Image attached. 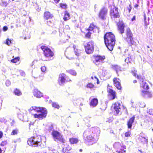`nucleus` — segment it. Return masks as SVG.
I'll list each match as a JSON object with an SVG mask.
<instances>
[{"label": "nucleus", "mask_w": 153, "mask_h": 153, "mask_svg": "<svg viewBox=\"0 0 153 153\" xmlns=\"http://www.w3.org/2000/svg\"><path fill=\"white\" fill-rule=\"evenodd\" d=\"M104 43L108 50L111 51L113 49L115 44V37L111 32L106 33L104 35Z\"/></svg>", "instance_id": "f257e3e1"}, {"label": "nucleus", "mask_w": 153, "mask_h": 153, "mask_svg": "<svg viewBox=\"0 0 153 153\" xmlns=\"http://www.w3.org/2000/svg\"><path fill=\"white\" fill-rule=\"evenodd\" d=\"M27 143L29 146L33 147L41 146L42 144V138L39 135L32 136L28 138Z\"/></svg>", "instance_id": "f03ea898"}, {"label": "nucleus", "mask_w": 153, "mask_h": 153, "mask_svg": "<svg viewBox=\"0 0 153 153\" xmlns=\"http://www.w3.org/2000/svg\"><path fill=\"white\" fill-rule=\"evenodd\" d=\"M33 109L38 113L41 114H33L34 117L35 118H38L39 120H41L46 117L48 113L47 109L44 108L40 107H35Z\"/></svg>", "instance_id": "7ed1b4c3"}, {"label": "nucleus", "mask_w": 153, "mask_h": 153, "mask_svg": "<svg viewBox=\"0 0 153 153\" xmlns=\"http://www.w3.org/2000/svg\"><path fill=\"white\" fill-rule=\"evenodd\" d=\"M83 45L86 53L90 54L93 53L94 51L95 43L93 40L83 42Z\"/></svg>", "instance_id": "20e7f679"}, {"label": "nucleus", "mask_w": 153, "mask_h": 153, "mask_svg": "<svg viewBox=\"0 0 153 153\" xmlns=\"http://www.w3.org/2000/svg\"><path fill=\"white\" fill-rule=\"evenodd\" d=\"M51 135L54 140L55 141H59L62 143H65L66 142L62 135L57 131L53 130L51 133Z\"/></svg>", "instance_id": "39448f33"}, {"label": "nucleus", "mask_w": 153, "mask_h": 153, "mask_svg": "<svg viewBox=\"0 0 153 153\" xmlns=\"http://www.w3.org/2000/svg\"><path fill=\"white\" fill-rule=\"evenodd\" d=\"M87 131H85L83 133V137L85 141L89 145H92L96 143L97 140L94 136L92 135L88 134Z\"/></svg>", "instance_id": "423d86ee"}, {"label": "nucleus", "mask_w": 153, "mask_h": 153, "mask_svg": "<svg viewBox=\"0 0 153 153\" xmlns=\"http://www.w3.org/2000/svg\"><path fill=\"white\" fill-rule=\"evenodd\" d=\"M114 146L115 150L114 153H126V146L122 145L121 143H118L114 144Z\"/></svg>", "instance_id": "0eeeda50"}, {"label": "nucleus", "mask_w": 153, "mask_h": 153, "mask_svg": "<svg viewBox=\"0 0 153 153\" xmlns=\"http://www.w3.org/2000/svg\"><path fill=\"white\" fill-rule=\"evenodd\" d=\"M41 48L43 51L44 56L47 57H52L54 55V53L47 46L42 45L41 47Z\"/></svg>", "instance_id": "6e6552de"}, {"label": "nucleus", "mask_w": 153, "mask_h": 153, "mask_svg": "<svg viewBox=\"0 0 153 153\" xmlns=\"http://www.w3.org/2000/svg\"><path fill=\"white\" fill-rule=\"evenodd\" d=\"M71 80L68 76L64 73L60 74H59L58 81L60 85H62L65 82L71 81Z\"/></svg>", "instance_id": "1a4fd4ad"}, {"label": "nucleus", "mask_w": 153, "mask_h": 153, "mask_svg": "<svg viewBox=\"0 0 153 153\" xmlns=\"http://www.w3.org/2000/svg\"><path fill=\"white\" fill-rule=\"evenodd\" d=\"M110 15L111 18H119L120 16L118 8L115 6L111 9Z\"/></svg>", "instance_id": "9d476101"}, {"label": "nucleus", "mask_w": 153, "mask_h": 153, "mask_svg": "<svg viewBox=\"0 0 153 153\" xmlns=\"http://www.w3.org/2000/svg\"><path fill=\"white\" fill-rule=\"evenodd\" d=\"M126 39L127 42L131 45H133L134 43L133 37V34L129 28H128L126 30Z\"/></svg>", "instance_id": "9b49d317"}, {"label": "nucleus", "mask_w": 153, "mask_h": 153, "mask_svg": "<svg viewBox=\"0 0 153 153\" xmlns=\"http://www.w3.org/2000/svg\"><path fill=\"white\" fill-rule=\"evenodd\" d=\"M63 146L61 150H58V153H71L72 148L71 146L68 144L66 143H62Z\"/></svg>", "instance_id": "f8f14e48"}, {"label": "nucleus", "mask_w": 153, "mask_h": 153, "mask_svg": "<svg viewBox=\"0 0 153 153\" xmlns=\"http://www.w3.org/2000/svg\"><path fill=\"white\" fill-rule=\"evenodd\" d=\"M92 59L94 63L96 64L98 62H102L105 59V56L93 55L92 56Z\"/></svg>", "instance_id": "ddd939ff"}, {"label": "nucleus", "mask_w": 153, "mask_h": 153, "mask_svg": "<svg viewBox=\"0 0 153 153\" xmlns=\"http://www.w3.org/2000/svg\"><path fill=\"white\" fill-rule=\"evenodd\" d=\"M108 12V10L105 8H102L99 12L98 16L99 18L102 20L106 19V16Z\"/></svg>", "instance_id": "4468645a"}, {"label": "nucleus", "mask_w": 153, "mask_h": 153, "mask_svg": "<svg viewBox=\"0 0 153 153\" xmlns=\"http://www.w3.org/2000/svg\"><path fill=\"white\" fill-rule=\"evenodd\" d=\"M113 85L118 89L121 90L122 89V87L121 84L120 79L116 77H114L112 79Z\"/></svg>", "instance_id": "2eb2a0df"}, {"label": "nucleus", "mask_w": 153, "mask_h": 153, "mask_svg": "<svg viewBox=\"0 0 153 153\" xmlns=\"http://www.w3.org/2000/svg\"><path fill=\"white\" fill-rule=\"evenodd\" d=\"M107 91L108 93V96L110 100H114L116 98V92L112 88H108Z\"/></svg>", "instance_id": "dca6fc26"}, {"label": "nucleus", "mask_w": 153, "mask_h": 153, "mask_svg": "<svg viewBox=\"0 0 153 153\" xmlns=\"http://www.w3.org/2000/svg\"><path fill=\"white\" fill-rule=\"evenodd\" d=\"M118 30L121 34H123L124 32L125 25L123 20H119L117 23Z\"/></svg>", "instance_id": "f3484780"}, {"label": "nucleus", "mask_w": 153, "mask_h": 153, "mask_svg": "<svg viewBox=\"0 0 153 153\" xmlns=\"http://www.w3.org/2000/svg\"><path fill=\"white\" fill-rule=\"evenodd\" d=\"M139 83L140 88L145 90H148L149 89V85L143 78L142 77L140 79Z\"/></svg>", "instance_id": "a211bd4d"}, {"label": "nucleus", "mask_w": 153, "mask_h": 153, "mask_svg": "<svg viewBox=\"0 0 153 153\" xmlns=\"http://www.w3.org/2000/svg\"><path fill=\"white\" fill-rule=\"evenodd\" d=\"M114 107V110L115 115H117L119 113L121 108L120 107V104L118 102H115L113 104Z\"/></svg>", "instance_id": "6ab92c4d"}, {"label": "nucleus", "mask_w": 153, "mask_h": 153, "mask_svg": "<svg viewBox=\"0 0 153 153\" xmlns=\"http://www.w3.org/2000/svg\"><path fill=\"white\" fill-rule=\"evenodd\" d=\"M43 18L45 20H47L51 19L53 17V14L48 11L44 12L43 16Z\"/></svg>", "instance_id": "aec40b11"}, {"label": "nucleus", "mask_w": 153, "mask_h": 153, "mask_svg": "<svg viewBox=\"0 0 153 153\" xmlns=\"http://www.w3.org/2000/svg\"><path fill=\"white\" fill-rule=\"evenodd\" d=\"M135 117L134 115L133 116L130 118L127 122V125L128 128L131 129L132 124L135 120Z\"/></svg>", "instance_id": "412c9836"}, {"label": "nucleus", "mask_w": 153, "mask_h": 153, "mask_svg": "<svg viewBox=\"0 0 153 153\" xmlns=\"http://www.w3.org/2000/svg\"><path fill=\"white\" fill-rule=\"evenodd\" d=\"M73 48L75 54L78 56H80L82 53V51L78 49L75 45H73Z\"/></svg>", "instance_id": "4be33fe9"}, {"label": "nucleus", "mask_w": 153, "mask_h": 153, "mask_svg": "<svg viewBox=\"0 0 153 153\" xmlns=\"http://www.w3.org/2000/svg\"><path fill=\"white\" fill-rule=\"evenodd\" d=\"M98 103V100L97 98H92L91 100L89 105L91 107H96Z\"/></svg>", "instance_id": "5701e85b"}, {"label": "nucleus", "mask_w": 153, "mask_h": 153, "mask_svg": "<svg viewBox=\"0 0 153 153\" xmlns=\"http://www.w3.org/2000/svg\"><path fill=\"white\" fill-rule=\"evenodd\" d=\"M138 139L139 141L143 144L147 143L148 138L147 137H143L141 135H139Z\"/></svg>", "instance_id": "b1692460"}, {"label": "nucleus", "mask_w": 153, "mask_h": 153, "mask_svg": "<svg viewBox=\"0 0 153 153\" xmlns=\"http://www.w3.org/2000/svg\"><path fill=\"white\" fill-rule=\"evenodd\" d=\"M33 92L34 96L37 98H40L42 96V93L37 89H34Z\"/></svg>", "instance_id": "393cba45"}, {"label": "nucleus", "mask_w": 153, "mask_h": 153, "mask_svg": "<svg viewBox=\"0 0 153 153\" xmlns=\"http://www.w3.org/2000/svg\"><path fill=\"white\" fill-rule=\"evenodd\" d=\"M141 95L143 97H151L150 92L147 90L146 91H141Z\"/></svg>", "instance_id": "a878e982"}, {"label": "nucleus", "mask_w": 153, "mask_h": 153, "mask_svg": "<svg viewBox=\"0 0 153 153\" xmlns=\"http://www.w3.org/2000/svg\"><path fill=\"white\" fill-rule=\"evenodd\" d=\"M111 68L113 69L116 71L117 76H119L118 71H121L120 67L117 65H112Z\"/></svg>", "instance_id": "bb28decb"}, {"label": "nucleus", "mask_w": 153, "mask_h": 153, "mask_svg": "<svg viewBox=\"0 0 153 153\" xmlns=\"http://www.w3.org/2000/svg\"><path fill=\"white\" fill-rule=\"evenodd\" d=\"M69 141L71 144H77L78 143L79 140L77 138L71 137L69 139Z\"/></svg>", "instance_id": "cd10ccee"}, {"label": "nucleus", "mask_w": 153, "mask_h": 153, "mask_svg": "<svg viewBox=\"0 0 153 153\" xmlns=\"http://www.w3.org/2000/svg\"><path fill=\"white\" fill-rule=\"evenodd\" d=\"M131 73L134 76L136 77L138 79H140L142 78L141 75H139L137 74L136 70L134 69L132 70L131 71Z\"/></svg>", "instance_id": "c85d7f7f"}, {"label": "nucleus", "mask_w": 153, "mask_h": 153, "mask_svg": "<svg viewBox=\"0 0 153 153\" xmlns=\"http://www.w3.org/2000/svg\"><path fill=\"white\" fill-rule=\"evenodd\" d=\"M96 27H97L96 25L94 23L92 22L90 24L87 30L88 31H92Z\"/></svg>", "instance_id": "c756f323"}, {"label": "nucleus", "mask_w": 153, "mask_h": 153, "mask_svg": "<svg viewBox=\"0 0 153 153\" xmlns=\"http://www.w3.org/2000/svg\"><path fill=\"white\" fill-rule=\"evenodd\" d=\"M70 19V15L69 13L67 11L65 12L64 16L63 18L65 21H67Z\"/></svg>", "instance_id": "7c9ffc66"}, {"label": "nucleus", "mask_w": 153, "mask_h": 153, "mask_svg": "<svg viewBox=\"0 0 153 153\" xmlns=\"http://www.w3.org/2000/svg\"><path fill=\"white\" fill-rule=\"evenodd\" d=\"M13 93L15 95L18 96H19L22 94V92L20 90L17 88H16L14 89Z\"/></svg>", "instance_id": "2f4dec72"}, {"label": "nucleus", "mask_w": 153, "mask_h": 153, "mask_svg": "<svg viewBox=\"0 0 153 153\" xmlns=\"http://www.w3.org/2000/svg\"><path fill=\"white\" fill-rule=\"evenodd\" d=\"M125 61L127 64L131 63L132 62L131 56L129 54L128 56L125 59Z\"/></svg>", "instance_id": "473e14b6"}, {"label": "nucleus", "mask_w": 153, "mask_h": 153, "mask_svg": "<svg viewBox=\"0 0 153 153\" xmlns=\"http://www.w3.org/2000/svg\"><path fill=\"white\" fill-rule=\"evenodd\" d=\"M59 6L62 9H66L67 7V5L66 3H61L59 4Z\"/></svg>", "instance_id": "72a5a7b5"}, {"label": "nucleus", "mask_w": 153, "mask_h": 153, "mask_svg": "<svg viewBox=\"0 0 153 153\" xmlns=\"http://www.w3.org/2000/svg\"><path fill=\"white\" fill-rule=\"evenodd\" d=\"M19 132V130L17 128H16L14 129L12 131L11 133V135H17Z\"/></svg>", "instance_id": "f704fd0d"}, {"label": "nucleus", "mask_w": 153, "mask_h": 153, "mask_svg": "<svg viewBox=\"0 0 153 153\" xmlns=\"http://www.w3.org/2000/svg\"><path fill=\"white\" fill-rule=\"evenodd\" d=\"M85 87L87 88L91 89L94 88L95 86L92 83L89 82L87 84Z\"/></svg>", "instance_id": "c9c22d12"}, {"label": "nucleus", "mask_w": 153, "mask_h": 153, "mask_svg": "<svg viewBox=\"0 0 153 153\" xmlns=\"http://www.w3.org/2000/svg\"><path fill=\"white\" fill-rule=\"evenodd\" d=\"M92 33L88 31V32L86 33L85 35V37L87 39H91V34Z\"/></svg>", "instance_id": "e433bc0d"}, {"label": "nucleus", "mask_w": 153, "mask_h": 153, "mask_svg": "<svg viewBox=\"0 0 153 153\" xmlns=\"http://www.w3.org/2000/svg\"><path fill=\"white\" fill-rule=\"evenodd\" d=\"M19 56H18L11 59V62L13 63H16L19 61Z\"/></svg>", "instance_id": "4c0bfd02"}, {"label": "nucleus", "mask_w": 153, "mask_h": 153, "mask_svg": "<svg viewBox=\"0 0 153 153\" xmlns=\"http://www.w3.org/2000/svg\"><path fill=\"white\" fill-rule=\"evenodd\" d=\"M52 105L53 107L57 109H59L60 107L59 105L56 102H54L52 103Z\"/></svg>", "instance_id": "58836bf2"}, {"label": "nucleus", "mask_w": 153, "mask_h": 153, "mask_svg": "<svg viewBox=\"0 0 153 153\" xmlns=\"http://www.w3.org/2000/svg\"><path fill=\"white\" fill-rule=\"evenodd\" d=\"M7 143L8 142L7 140H4L1 143L0 145L1 146H4L7 145Z\"/></svg>", "instance_id": "ea45409f"}, {"label": "nucleus", "mask_w": 153, "mask_h": 153, "mask_svg": "<svg viewBox=\"0 0 153 153\" xmlns=\"http://www.w3.org/2000/svg\"><path fill=\"white\" fill-rule=\"evenodd\" d=\"M11 43V42L10 40L9 39H7L6 41V44L8 46H10V44Z\"/></svg>", "instance_id": "a19ab883"}, {"label": "nucleus", "mask_w": 153, "mask_h": 153, "mask_svg": "<svg viewBox=\"0 0 153 153\" xmlns=\"http://www.w3.org/2000/svg\"><path fill=\"white\" fill-rule=\"evenodd\" d=\"M131 134V132L130 131H128L126 132L125 134V136L126 137H130Z\"/></svg>", "instance_id": "79ce46f5"}, {"label": "nucleus", "mask_w": 153, "mask_h": 153, "mask_svg": "<svg viewBox=\"0 0 153 153\" xmlns=\"http://www.w3.org/2000/svg\"><path fill=\"white\" fill-rule=\"evenodd\" d=\"M11 83L10 82L9 80H7L5 83L6 85L7 86H10L11 85Z\"/></svg>", "instance_id": "37998d69"}, {"label": "nucleus", "mask_w": 153, "mask_h": 153, "mask_svg": "<svg viewBox=\"0 0 153 153\" xmlns=\"http://www.w3.org/2000/svg\"><path fill=\"white\" fill-rule=\"evenodd\" d=\"M47 24L49 26H51L52 25L53 22L51 21H47Z\"/></svg>", "instance_id": "c03bdc74"}, {"label": "nucleus", "mask_w": 153, "mask_h": 153, "mask_svg": "<svg viewBox=\"0 0 153 153\" xmlns=\"http://www.w3.org/2000/svg\"><path fill=\"white\" fill-rule=\"evenodd\" d=\"M41 70L43 72H45L46 71V68L45 66H43L41 68Z\"/></svg>", "instance_id": "a18cd8bd"}, {"label": "nucleus", "mask_w": 153, "mask_h": 153, "mask_svg": "<svg viewBox=\"0 0 153 153\" xmlns=\"http://www.w3.org/2000/svg\"><path fill=\"white\" fill-rule=\"evenodd\" d=\"M129 7L127 8L128 10V12L129 13H130L131 10L132 9V7L131 4H130L129 5Z\"/></svg>", "instance_id": "49530a36"}, {"label": "nucleus", "mask_w": 153, "mask_h": 153, "mask_svg": "<svg viewBox=\"0 0 153 153\" xmlns=\"http://www.w3.org/2000/svg\"><path fill=\"white\" fill-rule=\"evenodd\" d=\"M144 25H145V27L146 26V27H147V26L149 24V22H147L146 21V20H144Z\"/></svg>", "instance_id": "de8ad7c7"}, {"label": "nucleus", "mask_w": 153, "mask_h": 153, "mask_svg": "<svg viewBox=\"0 0 153 153\" xmlns=\"http://www.w3.org/2000/svg\"><path fill=\"white\" fill-rule=\"evenodd\" d=\"M6 148H4L3 150H1V148H0V153H4L5 151V150Z\"/></svg>", "instance_id": "09e8293b"}, {"label": "nucleus", "mask_w": 153, "mask_h": 153, "mask_svg": "<svg viewBox=\"0 0 153 153\" xmlns=\"http://www.w3.org/2000/svg\"><path fill=\"white\" fill-rule=\"evenodd\" d=\"M139 5L138 4H135L134 5V7L137 10L138 9V7H139Z\"/></svg>", "instance_id": "8fccbe9b"}, {"label": "nucleus", "mask_w": 153, "mask_h": 153, "mask_svg": "<svg viewBox=\"0 0 153 153\" xmlns=\"http://www.w3.org/2000/svg\"><path fill=\"white\" fill-rule=\"evenodd\" d=\"M7 26H4L3 27V30L4 31H6V30H7Z\"/></svg>", "instance_id": "3c124183"}, {"label": "nucleus", "mask_w": 153, "mask_h": 153, "mask_svg": "<svg viewBox=\"0 0 153 153\" xmlns=\"http://www.w3.org/2000/svg\"><path fill=\"white\" fill-rule=\"evenodd\" d=\"M135 19H136V16H134L133 17H132V18H131V21H133L134 20H135Z\"/></svg>", "instance_id": "603ef678"}, {"label": "nucleus", "mask_w": 153, "mask_h": 153, "mask_svg": "<svg viewBox=\"0 0 153 153\" xmlns=\"http://www.w3.org/2000/svg\"><path fill=\"white\" fill-rule=\"evenodd\" d=\"M3 135V133L2 131H0V139L1 138Z\"/></svg>", "instance_id": "864d4df0"}, {"label": "nucleus", "mask_w": 153, "mask_h": 153, "mask_svg": "<svg viewBox=\"0 0 153 153\" xmlns=\"http://www.w3.org/2000/svg\"><path fill=\"white\" fill-rule=\"evenodd\" d=\"M94 78L97 79V84H99L100 83V81L99 79L96 76H94Z\"/></svg>", "instance_id": "5fc2aeb1"}, {"label": "nucleus", "mask_w": 153, "mask_h": 153, "mask_svg": "<svg viewBox=\"0 0 153 153\" xmlns=\"http://www.w3.org/2000/svg\"><path fill=\"white\" fill-rule=\"evenodd\" d=\"M143 16H144V20H146V14H144Z\"/></svg>", "instance_id": "6e6d98bb"}, {"label": "nucleus", "mask_w": 153, "mask_h": 153, "mask_svg": "<svg viewBox=\"0 0 153 153\" xmlns=\"http://www.w3.org/2000/svg\"><path fill=\"white\" fill-rule=\"evenodd\" d=\"M53 0L56 3H58L60 1V0Z\"/></svg>", "instance_id": "4d7b16f0"}, {"label": "nucleus", "mask_w": 153, "mask_h": 153, "mask_svg": "<svg viewBox=\"0 0 153 153\" xmlns=\"http://www.w3.org/2000/svg\"><path fill=\"white\" fill-rule=\"evenodd\" d=\"M137 82V81L136 80H134L133 81V82L134 83H136Z\"/></svg>", "instance_id": "13d9d810"}, {"label": "nucleus", "mask_w": 153, "mask_h": 153, "mask_svg": "<svg viewBox=\"0 0 153 153\" xmlns=\"http://www.w3.org/2000/svg\"><path fill=\"white\" fill-rule=\"evenodd\" d=\"M73 75H75L76 74V72H74L73 74Z\"/></svg>", "instance_id": "bf43d9fd"}, {"label": "nucleus", "mask_w": 153, "mask_h": 153, "mask_svg": "<svg viewBox=\"0 0 153 153\" xmlns=\"http://www.w3.org/2000/svg\"><path fill=\"white\" fill-rule=\"evenodd\" d=\"M139 152H140L141 153H143L142 152V151L140 150H139Z\"/></svg>", "instance_id": "052dcab7"}, {"label": "nucleus", "mask_w": 153, "mask_h": 153, "mask_svg": "<svg viewBox=\"0 0 153 153\" xmlns=\"http://www.w3.org/2000/svg\"><path fill=\"white\" fill-rule=\"evenodd\" d=\"M79 151L80 152H82V149H79Z\"/></svg>", "instance_id": "680f3d73"}, {"label": "nucleus", "mask_w": 153, "mask_h": 153, "mask_svg": "<svg viewBox=\"0 0 153 153\" xmlns=\"http://www.w3.org/2000/svg\"><path fill=\"white\" fill-rule=\"evenodd\" d=\"M91 78L92 79H94V77L93 76H91Z\"/></svg>", "instance_id": "e2e57ef3"}, {"label": "nucleus", "mask_w": 153, "mask_h": 153, "mask_svg": "<svg viewBox=\"0 0 153 153\" xmlns=\"http://www.w3.org/2000/svg\"><path fill=\"white\" fill-rule=\"evenodd\" d=\"M147 48H149V46H147Z\"/></svg>", "instance_id": "0e129e2a"}, {"label": "nucleus", "mask_w": 153, "mask_h": 153, "mask_svg": "<svg viewBox=\"0 0 153 153\" xmlns=\"http://www.w3.org/2000/svg\"><path fill=\"white\" fill-rule=\"evenodd\" d=\"M137 1V2L138 3L139 2V0H138Z\"/></svg>", "instance_id": "69168bd1"}, {"label": "nucleus", "mask_w": 153, "mask_h": 153, "mask_svg": "<svg viewBox=\"0 0 153 153\" xmlns=\"http://www.w3.org/2000/svg\"><path fill=\"white\" fill-rule=\"evenodd\" d=\"M144 106H145V105H144L143 106H141V107H144Z\"/></svg>", "instance_id": "338daca9"}, {"label": "nucleus", "mask_w": 153, "mask_h": 153, "mask_svg": "<svg viewBox=\"0 0 153 153\" xmlns=\"http://www.w3.org/2000/svg\"><path fill=\"white\" fill-rule=\"evenodd\" d=\"M108 122H110V121H109V120H108Z\"/></svg>", "instance_id": "774afa93"}]
</instances>
